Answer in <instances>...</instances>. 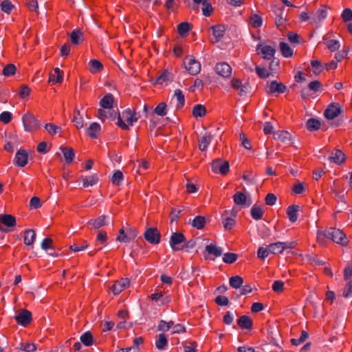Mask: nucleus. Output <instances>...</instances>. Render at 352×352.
Segmentation results:
<instances>
[{
    "label": "nucleus",
    "instance_id": "45",
    "mask_svg": "<svg viewBox=\"0 0 352 352\" xmlns=\"http://www.w3.org/2000/svg\"><path fill=\"white\" fill-rule=\"evenodd\" d=\"M306 126L308 130L312 131L318 130L320 126V122L315 118H310L307 120Z\"/></svg>",
    "mask_w": 352,
    "mask_h": 352
},
{
    "label": "nucleus",
    "instance_id": "11",
    "mask_svg": "<svg viewBox=\"0 0 352 352\" xmlns=\"http://www.w3.org/2000/svg\"><path fill=\"white\" fill-rule=\"evenodd\" d=\"M144 236V239L151 244L156 245L160 242V234L156 228H148L145 231Z\"/></svg>",
    "mask_w": 352,
    "mask_h": 352
},
{
    "label": "nucleus",
    "instance_id": "37",
    "mask_svg": "<svg viewBox=\"0 0 352 352\" xmlns=\"http://www.w3.org/2000/svg\"><path fill=\"white\" fill-rule=\"evenodd\" d=\"M264 214V211L261 207L254 205L251 208L252 217L255 220L261 219Z\"/></svg>",
    "mask_w": 352,
    "mask_h": 352
},
{
    "label": "nucleus",
    "instance_id": "46",
    "mask_svg": "<svg viewBox=\"0 0 352 352\" xmlns=\"http://www.w3.org/2000/svg\"><path fill=\"white\" fill-rule=\"evenodd\" d=\"M45 129L51 135H54L61 131V127L55 125L53 123H47L45 125Z\"/></svg>",
    "mask_w": 352,
    "mask_h": 352
},
{
    "label": "nucleus",
    "instance_id": "27",
    "mask_svg": "<svg viewBox=\"0 0 352 352\" xmlns=\"http://www.w3.org/2000/svg\"><path fill=\"white\" fill-rule=\"evenodd\" d=\"M238 325L241 328L244 329H250L252 327V321L251 318L248 316H241L238 321H237Z\"/></svg>",
    "mask_w": 352,
    "mask_h": 352
},
{
    "label": "nucleus",
    "instance_id": "23",
    "mask_svg": "<svg viewBox=\"0 0 352 352\" xmlns=\"http://www.w3.org/2000/svg\"><path fill=\"white\" fill-rule=\"evenodd\" d=\"M328 14L327 8L326 6L318 9L311 16V21L314 23H318L322 20L327 18Z\"/></svg>",
    "mask_w": 352,
    "mask_h": 352
},
{
    "label": "nucleus",
    "instance_id": "24",
    "mask_svg": "<svg viewBox=\"0 0 352 352\" xmlns=\"http://www.w3.org/2000/svg\"><path fill=\"white\" fill-rule=\"evenodd\" d=\"M330 239V232L328 230H319L317 234V241L322 245H327Z\"/></svg>",
    "mask_w": 352,
    "mask_h": 352
},
{
    "label": "nucleus",
    "instance_id": "51",
    "mask_svg": "<svg viewBox=\"0 0 352 352\" xmlns=\"http://www.w3.org/2000/svg\"><path fill=\"white\" fill-rule=\"evenodd\" d=\"M177 30L182 36H186L190 30V23L182 22L178 25Z\"/></svg>",
    "mask_w": 352,
    "mask_h": 352
},
{
    "label": "nucleus",
    "instance_id": "47",
    "mask_svg": "<svg viewBox=\"0 0 352 352\" xmlns=\"http://www.w3.org/2000/svg\"><path fill=\"white\" fill-rule=\"evenodd\" d=\"M174 98L176 99L177 108H182L185 103V98L182 91L180 89H176L174 94Z\"/></svg>",
    "mask_w": 352,
    "mask_h": 352
},
{
    "label": "nucleus",
    "instance_id": "8",
    "mask_svg": "<svg viewBox=\"0 0 352 352\" xmlns=\"http://www.w3.org/2000/svg\"><path fill=\"white\" fill-rule=\"evenodd\" d=\"M205 251L206 253H204V258L211 261H214L216 257L221 256L223 253V249L221 248L212 243L207 245L205 248Z\"/></svg>",
    "mask_w": 352,
    "mask_h": 352
},
{
    "label": "nucleus",
    "instance_id": "41",
    "mask_svg": "<svg viewBox=\"0 0 352 352\" xmlns=\"http://www.w3.org/2000/svg\"><path fill=\"white\" fill-rule=\"evenodd\" d=\"M89 65L91 67L90 72L92 74L100 72L103 68L102 64L98 60H91L89 61Z\"/></svg>",
    "mask_w": 352,
    "mask_h": 352
},
{
    "label": "nucleus",
    "instance_id": "55",
    "mask_svg": "<svg viewBox=\"0 0 352 352\" xmlns=\"http://www.w3.org/2000/svg\"><path fill=\"white\" fill-rule=\"evenodd\" d=\"M311 65L313 69V72L316 75L320 74L323 70V66L321 62L318 60H311Z\"/></svg>",
    "mask_w": 352,
    "mask_h": 352
},
{
    "label": "nucleus",
    "instance_id": "56",
    "mask_svg": "<svg viewBox=\"0 0 352 352\" xmlns=\"http://www.w3.org/2000/svg\"><path fill=\"white\" fill-rule=\"evenodd\" d=\"M166 104L164 102H160L159 103L157 107L155 108V113L160 116H164L166 115L167 113V109H166Z\"/></svg>",
    "mask_w": 352,
    "mask_h": 352
},
{
    "label": "nucleus",
    "instance_id": "31",
    "mask_svg": "<svg viewBox=\"0 0 352 352\" xmlns=\"http://www.w3.org/2000/svg\"><path fill=\"white\" fill-rule=\"evenodd\" d=\"M298 206H290L287 209V214L291 222H295L298 219Z\"/></svg>",
    "mask_w": 352,
    "mask_h": 352
},
{
    "label": "nucleus",
    "instance_id": "6",
    "mask_svg": "<svg viewBox=\"0 0 352 352\" xmlns=\"http://www.w3.org/2000/svg\"><path fill=\"white\" fill-rule=\"evenodd\" d=\"M211 168L213 173L225 175L229 171L230 164L228 161H224L222 159L218 158L212 161Z\"/></svg>",
    "mask_w": 352,
    "mask_h": 352
},
{
    "label": "nucleus",
    "instance_id": "48",
    "mask_svg": "<svg viewBox=\"0 0 352 352\" xmlns=\"http://www.w3.org/2000/svg\"><path fill=\"white\" fill-rule=\"evenodd\" d=\"M192 226L197 229H201L206 224L205 218L202 216H197L192 221Z\"/></svg>",
    "mask_w": 352,
    "mask_h": 352
},
{
    "label": "nucleus",
    "instance_id": "63",
    "mask_svg": "<svg viewBox=\"0 0 352 352\" xmlns=\"http://www.w3.org/2000/svg\"><path fill=\"white\" fill-rule=\"evenodd\" d=\"M341 17L344 22H349L352 20V10L350 8H346L343 10Z\"/></svg>",
    "mask_w": 352,
    "mask_h": 352
},
{
    "label": "nucleus",
    "instance_id": "43",
    "mask_svg": "<svg viewBox=\"0 0 352 352\" xmlns=\"http://www.w3.org/2000/svg\"><path fill=\"white\" fill-rule=\"evenodd\" d=\"M229 282L232 287L239 289L241 287L243 283V279L239 276H234L230 278Z\"/></svg>",
    "mask_w": 352,
    "mask_h": 352
},
{
    "label": "nucleus",
    "instance_id": "36",
    "mask_svg": "<svg viewBox=\"0 0 352 352\" xmlns=\"http://www.w3.org/2000/svg\"><path fill=\"white\" fill-rule=\"evenodd\" d=\"M279 46L281 54L284 57L289 58L292 56L293 50L287 43L281 42Z\"/></svg>",
    "mask_w": 352,
    "mask_h": 352
},
{
    "label": "nucleus",
    "instance_id": "57",
    "mask_svg": "<svg viewBox=\"0 0 352 352\" xmlns=\"http://www.w3.org/2000/svg\"><path fill=\"white\" fill-rule=\"evenodd\" d=\"M14 6L10 0H4L1 3V10L7 14H10Z\"/></svg>",
    "mask_w": 352,
    "mask_h": 352
},
{
    "label": "nucleus",
    "instance_id": "64",
    "mask_svg": "<svg viewBox=\"0 0 352 352\" xmlns=\"http://www.w3.org/2000/svg\"><path fill=\"white\" fill-rule=\"evenodd\" d=\"M343 295L346 298L352 297V280H350L346 285V287L343 292Z\"/></svg>",
    "mask_w": 352,
    "mask_h": 352
},
{
    "label": "nucleus",
    "instance_id": "5",
    "mask_svg": "<svg viewBox=\"0 0 352 352\" xmlns=\"http://www.w3.org/2000/svg\"><path fill=\"white\" fill-rule=\"evenodd\" d=\"M296 245L295 241L276 242L269 245V250L272 254H280L285 250L294 248Z\"/></svg>",
    "mask_w": 352,
    "mask_h": 352
},
{
    "label": "nucleus",
    "instance_id": "39",
    "mask_svg": "<svg viewBox=\"0 0 352 352\" xmlns=\"http://www.w3.org/2000/svg\"><path fill=\"white\" fill-rule=\"evenodd\" d=\"M168 343L167 338L164 333H160L158 336L157 339L155 341L156 347L159 350H163L165 349Z\"/></svg>",
    "mask_w": 352,
    "mask_h": 352
},
{
    "label": "nucleus",
    "instance_id": "53",
    "mask_svg": "<svg viewBox=\"0 0 352 352\" xmlns=\"http://www.w3.org/2000/svg\"><path fill=\"white\" fill-rule=\"evenodd\" d=\"M80 341L85 346H91L93 344V336L89 331L85 332L80 336Z\"/></svg>",
    "mask_w": 352,
    "mask_h": 352
},
{
    "label": "nucleus",
    "instance_id": "30",
    "mask_svg": "<svg viewBox=\"0 0 352 352\" xmlns=\"http://www.w3.org/2000/svg\"><path fill=\"white\" fill-rule=\"evenodd\" d=\"M347 54L348 51L344 49L338 52L334 56V58L336 60V61L335 62L334 60H331V69H336L337 67L338 62H340L342 60L345 58L347 56Z\"/></svg>",
    "mask_w": 352,
    "mask_h": 352
},
{
    "label": "nucleus",
    "instance_id": "58",
    "mask_svg": "<svg viewBox=\"0 0 352 352\" xmlns=\"http://www.w3.org/2000/svg\"><path fill=\"white\" fill-rule=\"evenodd\" d=\"M202 6L203 14L206 16H210L212 12V8L210 3L208 0H204L202 1Z\"/></svg>",
    "mask_w": 352,
    "mask_h": 352
},
{
    "label": "nucleus",
    "instance_id": "22",
    "mask_svg": "<svg viewBox=\"0 0 352 352\" xmlns=\"http://www.w3.org/2000/svg\"><path fill=\"white\" fill-rule=\"evenodd\" d=\"M346 160L345 154L340 149H336L331 152V161L336 164H342Z\"/></svg>",
    "mask_w": 352,
    "mask_h": 352
},
{
    "label": "nucleus",
    "instance_id": "29",
    "mask_svg": "<svg viewBox=\"0 0 352 352\" xmlns=\"http://www.w3.org/2000/svg\"><path fill=\"white\" fill-rule=\"evenodd\" d=\"M226 29L223 25H218L212 27V36L215 42L219 41L224 35Z\"/></svg>",
    "mask_w": 352,
    "mask_h": 352
},
{
    "label": "nucleus",
    "instance_id": "20",
    "mask_svg": "<svg viewBox=\"0 0 352 352\" xmlns=\"http://www.w3.org/2000/svg\"><path fill=\"white\" fill-rule=\"evenodd\" d=\"M114 98L111 94H105L100 101V105L102 109H111L113 107Z\"/></svg>",
    "mask_w": 352,
    "mask_h": 352
},
{
    "label": "nucleus",
    "instance_id": "26",
    "mask_svg": "<svg viewBox=\"0 0 352 352\" xmlns=\"http://www.w3.org/2000/svg\"><path fill=\"white\" fill-rule=\"evenodd\" d=\"M60 149L63 154L65 162L67 164H71L75 157V153L73 148L70 147L61 146Z\"/></svg>",
    "mask_w": 352,
    "mask_h": 352
},
{
    "label": "nucleus",
    "instance_id": "54",
    "mask_svg": "<svg viewBox=\"0 0 352 352\" xmlns=\"http://www.w3.org/2000/svg\"><path fill=\"white\" fill-rule=\"evenodd\" d=\"M124 179V175L120 170H116L111 178V182L113 184L119 186Z\"/></svg>",
    "mask_w": 352,
    "mask_h": 352
},
{
    "label": "nucleus",
    "instance_id": "35",
    "mask_svg": "<svg viewBox=\"0 0 352 352\" xmlns=\"http://www.w3.org/2000/svg\"><path fill=\"white\" fill-rule=\"evenodd\" d=\"M107 240V232L104 231L99 232L97 235V239H96V246H98V250H100L102 249V245H104L106 244Z\"/></svg>",
    "mask_w": 352,
    "mask_h": 352
},
{
    "label": "nucleus",
    "instance_id": "18",
    "mask_svg": "<svg viewBox=\"0 0 352 352\" xmlns=\"http://www.w3.org/2000/svg\"><path fill=\"white\" fill-rule=\"evenodd\" d=\"M261 50V53L263 54V57L265 59L270 60L274 57L276 50L270 45H258L257 47V51Z\"/></svg>",
    "mask_w": 352,
    "mask_h": 352
},
{
    "label": "nucleus",
    "instance_id": "60",
    "mask_svg": "<svg viewBox=\"0 0 352 352\" xmlns=\"http://www.w3.org/2000/svg\"><path fill=\"white\" fill-rule=\"evenodd\" d=\"M20 349L25 352H32L36 350V346L34 343H21Z\"/></svg>",
    "mask_w": 352,
    "mask_h": 352
},
{
    "label": "nucleus",
    "instance_id": "17",
    "mask_svg": "<svg viewBox=\"0 0 352 352\" xmlns=\"http://www.w3.org/2000/svg\"><path fill=\"white\" fill-rule=\"evenodd\" d=\"M87 223L91 228L98 229L109 223V217L106 215H101L97 219L89 220Z\"/></svg>",
    "mask_w": 352,
    "mask_h": 352
},
{
    "label": "nucleus",
    "instance_id": "12",
    "mask_svg": "<svg viewBox=\"0 0 352 352\" xmlns=\"http://www.w3.org/2000/svg\"><path fill=\"white\" fill-rule=\"evenodd\" d=\"M231 212L233 217L229 216L230 211L228 210L225 211L222 214V223L226 230H231L235 224L234 217L236 216V213L233 211H231Z\"/></svg>",
    "mask_w": 352,
    "mask_h": 352
},
{
    "label": "nucleus",
    "instance_id": "42",
    "mask_svg": "<svg viewBox=\"0 0 352 352\" xmlns=\"http://www.w3.org/2000/svg\"><path fill=\"white\" fill-rule=\"evenodd\" d=\"M274 139L285 142L290 140V134L286 131H278L274 134Z\"/></svg>",
    "mask_w": 352,
    "mask_h": 352
},
{
    "label": "nucleus",
    "instance_id": "1",
    "mask_svg": "<svg viewBox=\"0 0 352 352\" xmlns=\"http://www.w3.org/2000/svg\"><path fill=\"white\" fill-rule=\"evenodd\" d=\"M138 120L134 111L127 109L118 116L117 125L122 129L128 130L130 126H133Z\"/></svg>",
    "mask_w": 352,
    "mask_h": 352
},
{
    "label": "nucleus",
    "instance_id": "19",
    "mask_svg": "<svg viewBox=\"0 0 352 352\" xmlns=\"http://www.w3.org/2000/svg\"><path fill=\"white\" fill-rule=\"evenodd\" d=\"M70 41L72 44L78 45L84 41V34L80 29L74 30L70 34Z\"/></svg>",
    "mask_w": 352,
    "mask_h": 352
},
{
    "label": "nucleus",
    "instance_id": "38",
    "mask_svg": "<svg viewBox=\"0 0 352 352\" xmlns=\"http://www.w3.org/2000/svg\"><path fill=\"white\" fill-rule=\"evenodd\" d=\"M98 181V178L97 175H93L89 177H85L82 178V186L85 188L89 186H93L97 184Z\"/></svg>",
    "mask_w": 352,
    "mask_h": 352
},
{
    "label": "nucleus",
    "instance_id": "62",
    "mask_svg": "<svg viewBox=\"0 0 352 352\" xmlns=\"http://www.w3.org/2000/svg\"><path fill=\"white\" fill-rule=\"evenodd\" d=\"M12 118V115L9 111H3L0 114V122L3 124H8Z\"/></svg>",
    "mask_w": 352,
    "mask_h": 352
},
{
    "label": "nucleus",
    "instance_id": "7",
    "mask_svg": "<svg viewBox=\"0 0 352 352\" xmlns=\"http://www.w3.org/2000/svg\"><path fill=\"white\" fill-rule=\"evenodd\" d=\"M186 237L182 233L174 232L170 239V245L173 251H179L184 248Z\"/></svg>",
    "mask_w": 352,
    "mask_h": 352
},
{
    "label": "nucleus",
    "instance_id": "50",
    "mask_svg": "<svg viewBox=\"0 0 352 352\" xmlns=\"http://www.w3.org/2000/svg\"><path fill=\"white\" fill-rule=\"evenodd\" d=\"M174 324V322L170 320L169 322H166L164 320H160L158 326L157 330L160 331H167L170 329H172V326Z\"/></svg>",
    "mask_w": 352,
    "mask_h": 352
},
{
    "label": "nucleus",
    "instance_id": "32",
    "mask_svg": "<svg viewBox=\"0 0 352 352\" xmlns=\"http://www.w3.org/2000/svg\"><path fill=\"white\" fill-rule=\"evenodd\" d=\"M206 113V109L205 106L203 104H196L192 108V116L196 118L204 116Z\"/></svg>",
    "mask_w": 352,
    "mask_h": 352
},
{
    "label": "nucleus",
    "instance_id": "2",
    "mask_svg": "<svg viewBox=\"0 0 352 352\" xmlns=\"http://www.w3.org/2000/svg\"><path fill=\"white\" fill-rule=\"evenodd\" d=\"M22 122L26 132L37 131L41 126V122L30 112L28 111L22 116Z\"/></svg>",
    "mask_w": 352,
    "mask_h": 352
},
{
    "label": "nucleus",
    "instance_id": "28",
    "mask_svg": "<svg viewBox=\"0 0 352 352\" xmlns=\"http://www.w3.org/2000/svg\"><path fill=\"white\" fill-rule=\"evenodd\" d=\"M100 131V126L97 122H93L87 129V135L92 138H96Z\"/></svg>",
    "mask_w": 352,
    "mask_h": 352
},
{
    "label": "nucleus",
    "instance_id": "49",
    "mask_svg": "<svg viewBox=\"0 0 352 352\" xmlns=\"http://www.w3.org/2000/svg\"><path fill=\"white\" fill-rule=\"evenodd\" d=\"M250 23L253 28H259L263 24V19L258 14H253L250 16Z\"/></svg>",
    "mask_w": 352,
    "mask_h": 352
},
{
    "label": "nucleus",
    "instance_id": "25",
    "mask_svg": "<svg viewBox=\"0 0 352 352\" xmlns=\"http://www.w3.org/2000/svg\"><path fill=\"white\" fill-rule=\"evenodd\" d=\"M338 205L336 206L337 212H340L346 208V203L344 199V194L343 192H338L335 197Z\"/></svg>",
    "mask_w": 352,
    "mask_h": 352
},
{
    "label": "nucleus",
    "instance_id": "21",
    "mask_svg": "<svg viewBox=\"0 0 352 352\" xmlns=\"http://www.w3.org/2000/svg\"><path fill=\"white\" fill-rule=\"evenodd\" d=\"M287 89V87L285 85L281 82H278L276 80H273L270 82L269 85V91L268 92L270 94H283Z\"/></svg>",
    "mask_w": 352,
    "mask_h": 352
},
{
    "label": "nucleus",
    "instance_id": "10",
    "mask_svg": "<svg viewBox=\"0 0 352 352\" xmlns=\"http://www.w3.org/2000/svg\"><path fill=\"white\" fill-rule=\"evenodd\" d=\"M331 241L342 245L346 246L349 239L342 230L331 228Z\"/></svg>",
    "mask_w": 352,
    "mask_h": 352
},
{
    "label": "nucleus",
    "instance_id": "44",
    "mask_svg": "<svg viewBox=\"0 0 352 352\" xmlns=\"http://www.w3.org/2000/svg\"><path fill=\"white\" fill-rule=\"evenodd\" d=\"M211 141V136L210 135H205L199 140V147L201 151H206Z\"/></svg>",
    "mask_w": 352,
    "mask_h": 352
},
{
    "label": "nucleus",
    "instance_id": "34",
    "mask_svg": "<svg viewBox=\"0 0 352 352\" xmlns=\"http://www.w3.org/2000/svg\"><path fill=\"white\" fill-rule=\"evenodd\" d=\"M36 239V233L33 230H28L25 232L24 243L27 245H32Z\"/></svg>",
    "mask_w": 352,
    "mask_h": 352
},
{
    "label": "nucleus",
    "instance_id": "13",
    "mask_svg": "<svg viewBox=\"0 0 352 352\" xmlns=\"http://www.w3.org/2000/svg\"><path fill=\"white\" fill-rule=\"evenodd\" d=\"M0 224H3L8 227H13L16 225V219L11 214H1L0 215ZM0 230L7 232L8 230L0 225Z\"/></svg>",
    "mask_w": 352,
    "mask_h": 352
},
{
    "label": "nucleus",
    "instance_id": "9",
    "mask_svg": "<svg viewBox=\"0 0 352 352\" xmlns=\"http://www.w3.org/2000/svg\"><path fill=\"white\" fill-rule=\"evenodd\" d=\"M14 318L19 324L26 327L32 320V313L27 309H21L18 311Z\"/></svg>",
    "mask_w": 352,
    "mask_h": 352
},
{
    "label": "nucleus",
    "instance_id": "59",
    "mask_svg": "<svg viewBox=\"0 0 352 352\" xmlns=\"http://www.w3.org/2000/svg\"><path fill=\"white\" fill-rule=\"evenodd\" d=\"M307 338H308V333L306 331H302V333L299 338H292L291 342L294 345L298 346V345L300 344L301 343L304 342L307 340Z\"/></svg>",
    "mask_w": 352,
    "mask_h": 352
},
{
    "label": "nucleus",
    "instance_id": "52",
    "mask_svg": "<svg viewBox=\"0 0 352 352\" xmlns=\"http://www.w3.org/2000/svg\"><path fill=\"white\" fill-rule=\"evenodd\" d=\"M238 256L235 253L227 252L223 256V261L228 264L234 263L237 260Z\"/></svg>",
    "mask_w": 352,
    "mask_h": 352
},
{
    "label": "nucleus",
    "instance_id": "3",
    "mask_svg": "<svg viewBox=\"0 0 352 352\" xmlns=\"http://www.w3.org/2000/svg\"><path fill=\"white\" fill-rule=\"evenodd\" d=\"M342 109L339 103H331V127H338L344 122Z\"/></svg>",
    "mask_w": 352,
    "mask_h": 352
},
{
    "label": "nucleus",
    "instance_id": "16",
    "mask_svg": "<svg viewBox=\"0 0 352 352\" xmlns=\"http://www.w3.org/2000/svg\"><path fill=\"white\" fill-rule=\"evenodd\" d=\"M129 280L126 278L116 280L111 287V290L114 295H118L120 294L129 285Z\"/></svg>",
    "mask_w": 352,
    "mask_h": 352
},
{
    "label": "nucleus",
    "instance_id": "14",
    "mask_svg": "<svg viewBox=\"0 0 352 352\" xmlns=\"http://www.w3.org/2000/svg\"><path fill=\"white\" fill-rule=\"evenodd\" d=\"M215 69L217 73L223 78H228L232 74V67L226 62L217 63Z\"/></svg>",
    "mask_w": 352,
    "mask_h": 352
},
{
    "label": "nucleus",
    "instance_id": "40",
    "mask_svg": "<svg viewBox=\"0 0 352 352\" xmlns=\"http://www.w3.org/2000/svg\"><path fill=\"white\" fill-rule=\"evenodd\" d=\"M72 122L76 128L80 129L83 127V118L82 116L80 115L79 110L74 111V115Z\"/></svg>",
    "mask_w": 352,
    "mask_h": 352
},
{
    "label": "nucleus",
    "instance_id": "15",
    "mask_svg": "<svg viewBox=\"0 0 352 352\" xmlns=\"http://www.w3.org/2000/svg\"><path fill=\"white\" fill-rule=\"evenodd\" d=\"M15 164L20 167H24L28 162V153L23 149L19 150L14 157Z\"/></svg>",
    "mask_w": 352,
    "mask_h": 352
},
{
    "label": "nucleus",
    "instance_id": "4",
    "mask_svg": "<svg viewBox=\"0 0 352 352\" xmlns=\"http://www.w3.org/2000/svg\"><path fill=\"white\" fill-rule=\"evenodd\" d=\"M184 65L186 69L191 75H197L201 71V64L193 56H188L184 58Z\"/></svg>",
    "mask_w": 352,
    "mask_h": 352
},
{
    "label": "nucleus",
    "instance_id": "33",
    "mask_svg": "<svg viewBox=\"0 0 352 352\" xmlns=\"http://www.w3.org/2000/svg\"><path fill=\"white\" fill-rule=\"evenodd\" d=\"M234 202L236 205L245 206L247 202V196L242 192H236L233 196Z\"/></svg>",
    "mask_w": 352,
    "mask_h": 352
},
{
    "label": "nucleus",
    "instance_id": "61",
    "mask_svg": "<svg viewBox=\"0 0 352 352\" xmlns=\"http://www.w3.org/2000/svg\"><path fill=\"white\" fill-rule=\"evenodd\" d=\"M16 72V67L13 64H8L3 69V74L6 76H10L14 75Z\"/></svg>",
    "mask_w": 352,
    "mask_h": 352
}]
</instances>
